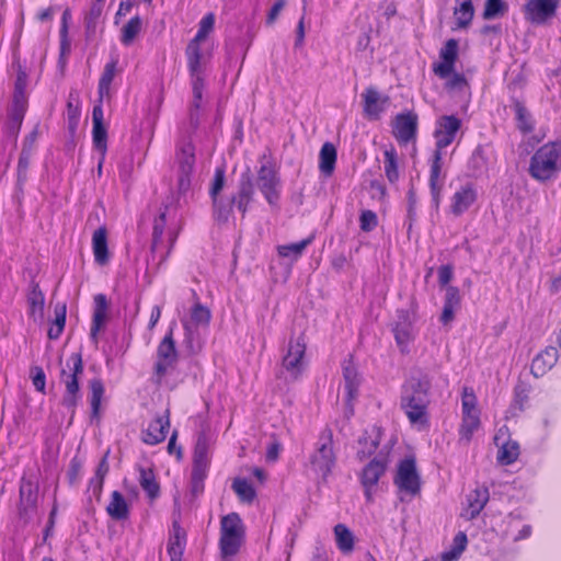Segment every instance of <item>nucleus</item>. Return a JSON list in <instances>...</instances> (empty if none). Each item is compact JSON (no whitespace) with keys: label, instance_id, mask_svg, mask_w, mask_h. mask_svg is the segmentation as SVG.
I'll use <instances>...</instances> for the list:
<instances>
[{"label":"nucleus","instance_id":"61","mask_svg":"<svg viewBox=\"0 0 561 561\" xmlns=\"http://www.w3.org/2000/svg\"><path fill=\"white\" fill-rule=\"evenodd\" d=\"M378 225L377 215L373 210H363L359 216V227L363 231H373Z\"/></svg>","mask_w":561,"mask_h":561},{"label":"nucleus","instance_id":"60","mask_svg":"<svg viewBox=\"0 0 561 561\" xmlns=\"http://www.w3.org/2000/svg\"><path fill=\"white\" fill-rule=\"evenodd\" d=\"M185 328L184 345L191 354H196L202 350V344L198 340L196 332H194L187 324Z\"/></svg>","mask_w":561,"mask_h":561},{"label":"nucleus","instance_id":"28","mask_svg":"<svg viewBox=\"0 0 561 561\" xmlns=\"http://www.w3.org/2000/svg\"><path fill=\"white\" fill-rule=\"evenodd\" d=\"M107 307V299L104 294H98L94 296V312L90 337L95 344H98V334L106 320Z\"/></svg>","mask_w":561,"mask_h":561},{"label":"nucleus","instance_id":"21","mask_svg":"<svg viewBox=\"0 0 561 561\" xmlns=\"http://www.w3.org/2000/svg\"><path fill=\"white\" fill-rule=\"evenodd\" d=\"M388 466V454L380 450L364 468L360 474L363 485H377Z\"/></svg>","mask_w":561,"mask_h":561},{"label":"nucleus","instance_id":"23","mask_svg":"<svg viewBox=\"0 0 561 561\" xmlns=\"http://www.w3.org/2000/svg\"><path fill=\"white\" fill-rule=\"evenodd\" d=\"M381 439V428L373 426L370 430H366L363 435L358 438V449L356 453L357 458L360 461L368 459L373 456Z\"/></svg>","mask_w":561,"mask_h":561},{"label":"nucleus","instance_id":"45","mask_svg":"<svg viewBox=\"0 0 561 561\" xmlns=\"http://www.w3.org/2000/svg\"><path fill=\"white\" fill-rule=\"evenodd\" d=\"M480 426V414H466L462 415L460 428H459V438L460 440L468 444L473 433L479 428Z\"/></svg>","mask_w":561,"mask_h":561},{"label":"nucleus","instance_id":"8","mask_svg":"<svg viewBox=\"0 0 561 561\" xmlns=\"http://www.w3.org/2000/svg\"><path fill=\"white\" fill-rule=\"evenodd\" d=\"M38 484L22 477L19 490L18 517L23 526L28 525L37 514Z\"/></svg>","mask_w":561,"mask_h":561},{"label":"nucleus","instance_id":"56","mask_svg":"<svg viewBox=\"0 0 561 561\" xmlns=\"http://www.w3.org/2000/svg\"><path fill=\"white\" fill-rule=\"evenodd\" d=\"M462 415L466 414H480L479 409L477 408V397L471 388H463L462 391Z\"/></svg>","mask_w":561,"mask_h":561},{"label":"nucleus","instance_id":"11","mask_svg":"<svg viewBox=\"0 0 561 561\" xmlns=\"http://www.w3.org/2000/svg\"><path fill=\"white\" fill-rule=\"evenodd\" d=\"M415 321V309H401L397 311V321L392 327L394 340L402 353L408 352L409 344L414 340L413 323Z\"/></svg>","mask_w":561,"mask_h":561},{"label":"nucleus","instance_id":"24","mask_svg":"<svg viewBox=\"0 0 561 561\" xmlns=\"http://www.w3.org/2000/svg\"><path fill=\"white\" fill-rule=\"evenodd\" d=\"M204 91V79L203 77L192 78V92L193 101L188 113V126L186 129H191L195 133L199 126V110L202 106Z\"/></svg>","mask_w":561,"mask_h":561},{"label":"nucleus","instance_id":"64","mask_svg":"<svg viewBox=\"0 0 561 561\" xmlns=\"http://www.w3.org/2000/svg\"><path fill=\"white\" fill-rule=\"evenodd\" d=\"M444 305L459 309L460 307V293L459 289L455 286H447L445 293Z\"/></svg>","mask_w":561,"mask_h":561},{"label":"nucleus","instance_id":"20","mask_svg":"<svg viewBox=\"0 0 561 561\" xmlns=\"http://www.w3.org/2000/svg\"><path fill=\"white\" fill-rule=\"evenodd\" d=\"M478 198V193L473 184L461 185L453 195L450 203V213L459 217L466 213Z\"/></svg>","mask_w":561,"mask_h":561},{"label":"nucleus","instance_id":"52","mask_svg":"<svg viewBox=\"0 0 561 561\" xmlns=\"http://www.w3.org/2000/svg\"><path fill=\"white\" fill-rule=\"evenodd\" d=\"M116 71V61L107 62L104 67L103 73L99 81V94H100V101L102 102V99L105 94H108L111 83L114 79Z\"/></svg>","mask_w":561,"mask_h":561},{"label":"nucleus","instance_id":"44","mask_svg":"<svg viewBox=\"0 0 561 561\" xmlns=\"http://www.w3.org/2000/svg\"><path fill=\"white\" fill-rule=\"evenodd\" d=\"M27 75L25 73V71L20 70L16 76L14 84V92L11 106L27 108V98L25 93Z\"/></svg>","mask_w":561,"mask_h":561},{"label":"nucleus","instance_id":"38","mask_svg":"<svg viewBox=\"0 0 561 561\" xmlns=\"http://www.w3.org/2000/svg\"><path fill=\"white\" fill-rule=\"evenodd\" d=\"M513 108L515 112V118L517 123V128L523 134H530L535 129L534 119L531 114L526 108L523 102L517 99L513 100Z\"/></svg>","mask_w":561,"mask_h":561},{"label":"nucleus","instance_id":"37","mask_svg":"<svg viewBox=\"0 0 561 561\" xmlns=\"http://www.w3.org/2000/svg\"><path fill=\"white\" fill-rule=\"evenodd\" d=\"M139 484L142 490L147 493V496L153 501L160 495V485L156 479L154 472L152 469H146L144 467H139Z\"/></svg>","mask_w":561,"mask_h":561},{"label":"nucleus","instance_id":"9","mask_svg":"<svg viewBox=\"0 0 561 561\" xmlns=\"http://www.w3.org/2000/svg\"><path fill=\"white\" fill-rule=\"evenodd\" d=\"M256 185L272 207L278 205L282 181L273 163L261 164L257 170Z\"/></svg>","mask_w":561,"mask_h":561},{"label":"nucleus","instance_id":"36","mask_svg":"<svg viewBox=\"0 0 561 561\" xmlns=\"http://www.w3.org/2000/svg\"><path fill=\"white\" fill-rule=\"evenodd\" d=\"M336 148L332 142H324L319 156V170L324 176H331L336 163Z\"/></svg>","mask_w":561,"mask_h":561},{"label":"nucleus","instance_id":"55","mask_svg":"<svg viewBox=\"0 0 561 561\" xmlns=\"http://www.w3.org/2000/svg\"><path fill=\"white\" fill-rule=\"evenodd\" d=\"M214 25H215V15H214V13L209 12L201 20V22L198 24V31H197L196 35L194 36V38L191 41L195 42V43H201L214 30Z\"/></svg>","mask_w":561,"mask_h":561},{"label":"nucleus","instance_id":"58","mask_svg":"<svg viewBox=\"0 0 561 561\" xmlns=\"http://www.w3.org/2000/svg\"><path fill=\"white\" fill-rule=\"evenodd\" d=\"M32 153L27 151H21L18 161V185L22 186L27 180V170L30 167Z\"/></svg>","mask_w":561,"mask_h":561},{"label":"nucleus","instance_id":"26","mask_svg":"<svg viewBox=\"0 0 561 561\" xmlns=\"http://www.w3.org/2000/svg\"><path fill=\"white\" fill-rule=\"evenodd\" d=\"M364 99V113L367 117L377 119L379 118L381 112L385 110V104L388 102L389 98H381L378 90L374 87H369L363 93Z\"/></svg>","mask_w":561,"mask_h":561},{"label":"nucleus","instance_id":"32","mask_svg":"<svg viewBox=\"0 0 561 561\" xmlns=\"http://www.w3.org/2000/svg\"><path fill=\"white\" fill-rule=\"evenodd\" d=\"M92 249L94 260L99 265H105L110 261L107 247V231L105 227L98 228L92 236Z\"/></svg>","mask_w":561,"mask_h":561},{"label":"nucleus","instance_id":"46","mask_svg":"<svg viewBox=\"0 0 561 561\" xmlns=\"http://www.w3.org/2000/svg\"><path fill=\"white\" fill-rule=\"evenodd\" d=\"M313 236H310L299 242L283 244L277 247V253L282 257L297 260L301 256L305 249L312 242Z\"/></svg>","mask_w":561,"mask_h":561},{"label":"nucleus","instance_id":"33","mask_svg":"<svg viewBox=\"0 0 561 561\" xmlns=\"http://www.w3.org/2000/svg\"><path fill=\"white\" fill-rule=\"evenodd\" d=\"M468 175L474 179L481 178L488 172V158L484 149L479 145L471 153L467 162Z\"/></svg>","mask_w":561,"mask_h":561},{"label":"nucleus","instance_id":"54","mask_svg":"<svg viewBox=\"0 0 561 561\" xmlns=\"http://www.w3.org/2000/svg\"><path fill=\"white\" fill-rule=\"evenodd\" d=\"M519 447L517 443H506L499 450L497 460L503 465H511L517 460Z\"/></svg>","mask_w":561,"mask_h":561},{"label":"nucleus","instance_id":"15","mask_svg":"<svg viewBox=\"0 0 561 561\" xmlns=\"http://www.w3.org/2000/svg\"><path fill=\"white\" fill-rule=\"evenodd\" d=\"M560 0H528L524 5L525 19L534 24H543L553 18Z\"/></svg>","mask_w":561,"mask_h":561},{"label":"nucleus","instance_id":"59","mask_svg":"<svg viewBox=\"0 0 561 561\" xmlns=\"http://www.w3.org/2000/svg\"><path fill=\"white\" fill-rule=\"evenodd\" d=\"M530 386L519 381L514 389V402L518 405L519 410L525 408L528 402Z\"/></svg>","mask_w":561,"mask_h":561},{"label":"nucleus","instance_id":"39","mask_svg":"<svg viewBox=\"0 0 561 561\" xmlns=\"http://www.w3.org/2000/svg\"><path fill=\"white\" fill-rule=\"evenodd\" d=\"M457 5L454 10L457 27L467 28L474 16L472 0H456Z\"/></svg>","mask_w":561,"mask_h":561},{"label":"nucleus","instance_id":"41","mask_svg":"<svg viewBox=\"0 0 561 561\" xmlns=\"http://www.w3.org/2000/svg\"><path fill=\"white\" fill-rule=\"evenodd\" d=\"M26 113V108L11 106L9 112V118L5 123V134L14 139L18 138L20 133L24 116Z\"/></svg>","mask_w":561,"mask_h":561},{"label":"nucleus","instance_id":"10","mask_svg":"<svg viewBox=\"0 0 561 561\" xmlns=\"http://www.w3.org/2000/svg\"><path fill=\"white\" fill-rule=\"evenodd\" d=\"M393 483L398 486L400 492L411 497L420 494L421 478L414 458H405L399 462Z\"/></svg>","mask_w":561,"mask_h":561},{"label":"nucleus","instance_id":"47","mask_svg":"<svg viewBox=\"0 0 561 561\" xmlns=\"http://www.w3.org/2000/svg\"><path fill=\"white\" fill-rule=\"evenodd\" d=\"M239 500L243 503H252L256 497V492L247 479L236 478L231 485Z\"/></svg>","mask_w":561,"mask_h":561},{"label":"nucleus","instance_id":"25","mask_svg":"<svg viewBox=\"0 0 561 561\" xmlns=\"http://www.w3.org/2000/svg\"><path fill=\"white\" fill-rule=\"evenodd\" d=\"M343 378L345 381L346 404L350 409V413L353 414L352 402L358 396L360 377L358 375L356 367L353 365L352 359L345 362L343 365Z\"/></svg>","mask_w":561,"mask_h":561},{"label":"nucleus","instance_id":"31","mask_svg":"<svg viewBox=\"0 0 561 561\" xmlns=\"http://www.w3.org/2000/svg\"><path fill=\"white\" fill-rule=\"evenodd\" d=\"M28 313L35 322L44 320L45 296L35 282L31 283V290L27 294Z\"/></svg>","mask_w":561,"mask_h":561},{"label":"nucleus","instance_id":"22","mask_svg":"<svg viewBox=\"0 0 561 561\" xmlns=\"http://www.w3.org/2000/svg\"><path fill=\"white\" fill-rule=\"evenodd\" d=\"M170 428L169 410L154 417L142 433V440L148 445H157L167 438Z\"/></svg>","mask_w":561,"mask_h":561},{"label":"nucleus","instance_id":"13","mask_svg":"<svg viewBox=\"0 0 561 561\" xmlns=\"http://www.w3.org/2000/svg\"><path fill=\"white\" fill-rule=\"evenodd\" d=\"M461 127V121L455 115H444L439 117L436 122V127L434 130L435 138V150L439 151L449 145L456 139L457 133Z\"/></svg>","mask_w":561,"mask_h":561},{"label":"nucleus","instance_id":"19","mask_svg":"<svg viewBox=\"0 0 561 561\" xmlns=\"http://www.w3.org/2000/svg\"><path fill=\"white\" fill-rule=\"evenodd\" d=\"M254 196L253 175L248 168L240 175L238 193L231 197V204L236 205L239 211L244 216L249 205Z\"/></svg>","mask_w":561,"mask_h":561},{"label":"nucleus","instance_id":"63","mask_svg":"<svg viewBox=\"0 0 561 561\" xmlns=\"http://www.w3.org/2000/svg\"><path fill=\"white\" fill-rule=\"evenodd\" d=\"M214 203V217L219 222H227L232 211V204H222L218 198L213 199Z\"/></svg>","mask_w":561,"mask_h":561},{"label":"nucleus","instance_id":"57","mask_svg":"<svg viewBox=\"0 0 561 561\" xmlns=\"http://www.w3.org/2000/svg\"><path fill=\"white\" fill-rule=\"evenodd\" d=\"M208 470L192 468L191 474V492L193 496H198L204 492V481Z\"/></svg>","mask_w":561,"mask_h":561},{"label":"nucleus","instance_id":"7","mask_svg":"<svg viewBox=\"0 0 561 561\" xmlns=\"http://www.w3.org/2000/svg\"><path fill=\"white\" fill-rule=\"evenodd\" d=\"M306 341L304 334L298 337H291L285 355L282 357L280 375L286 374L285 378L296 381L305 369Z\"/></svg>","mask_w":561,"mask_h":561},{"label":"nucleus","instance_id":"53","mask_svg":"<svg viewBox=\"0 0 561 561\" xmlns=\"http://www.w3.org/2000/svg\"><path fill=\"white\" fill-rule=\"evenodd\" d=\"M507 11V4L503 0H485L482 18L492 20L502 16Z\"/></svg>","mask_w":561,"mask_h":561},{"label":"nucleus","instance_id":"40","mask_svg":"<svg viewBox=\"0 0 561 561\" xmlns=\"http://www.w3.org/2000/svg\"><path fill=\"white\" fill-rule=\"evenodd\" d=\"M201 43H195L190 41L186 46L185 55L187 58V67L191 75V78L202 77L201 73V60H202V51L199 47Z\"/></svg>","mask_w":561,"mask_h":561},{"label":"nucleus","instance_id":"51","mask_svg":"<svg viewBox=\"0 0 561 561\" xmlns=\"http://www.w3.org/2000/svg\"><path fill=\"white\" fill-rule=\"evenodd\" d=\"M385 156V174L389 182L394 183L399 179L398 154L394 148L387 149Z\"/></svg>","mask_w":561,"mask_h":561},{"label":"nucleus","instance_id":"43","mask_svg":"<svg viewBox=\"0 0 561 561\" xmlns=\"http://www.w3.org/2000/svg\"><path fill=\"white\" fill-rule=\"evenodd\" d=\"M334 535L337 548L343 553H350L354 549V535L344 524H337L334 527Z\"/></svg>","mask_w":561,"mask_h":561},{"label":"nucleus","instance_id":"27","mask_svg":"<svg viewBox=\"0 0 561 561\" xmlns=\"http://www.w3.org/2000/svg\"><path fill=\"white\" fill-rule=\"evenodd\" d=\"M558 350L553 346L546 347L540 352L531 363L530 371L536 377H542L548 370H550L558 360Z\"/></svg>","mask_w":561,"mask_h":561},{"label":"nucleus","instance_id":"62","mask_svg":"<svg viewBox=\"0 0 561 561\" xmlns=\"http://www.w3.org/2000/svg\"><path fill=\"white\" fill-rule=\"evenodd\" d=\"M191 318L196 324L207 325L210 321V311L207 307L195 304L192 309Z\"/></svg>","mask_w":561,"mask_h":561},{"label":"nucleus","instance_id":"29","mask_svg":"<svg viewBox=\"0 0 561 561\" xmlns=\"http://www.w3.org/2000/svg\"><path fill=\"white\" fill-rule=\"evenodd\" d=\"M172 527L173 531L168 542V554L171 561H182L186 545V533L178 522H174Z\"/></svg>","mask_w":561,"mask_h":561},{"label":"nucleus","instance_id":"34","mask_svg":"<svg viewBox=\"0 0 561 561\" xmlns=\"http://www.w3.org/2000/svg\"><path fill=\"white\" fill-rule=\"evenodd\" d=\"M210 465L209 442L207 436L202 433L196 439L193 453V468L208 470Z\"/></svg>","mask_w":561,"mask_h":561},{"label":"nucleus","instance_id":"4","mask_svg":"<svg viewBox=\"0 0 561 561\" xmlns=\"http://www.w3.org/2000/svg\"><path fill=\"white\" fill-rule=\"evenodd\" d=\"M83 374V362L81 352L72 353L60 370V381L65 385V393L61 404L75 414V410L81 400L79 376Z\"/></svg>","mask_w":561,"mask_h":561},{"label":"nucleus","instance_id":"14","mask_svg":"<svg viewBox=\"0 0 561 561\" xmlns=\"http://www.w3.org/2000/svg\"><path fill=\"white\" fill-rule=\"evenodd\" d=\"M157 356L158 360L154 365V371L160 380L167 374V370L178 360V351L173 340L172 330H170L159 343Z\"/></svg>","mask_w":561,"mask_h":561},{"label":"nucleus","instance_id":"16","mask_svg":"<svg viewBox=\"0 0 561 561\" xmlns=\"http://www.w3.org/2000/svg\"><path fill=\"white\" fill-rule=\"evenodd\" d=\"M445 175H443V152L434 151L431 158L428 185L432 205L437 210L442 201Z\"/></svg>","mask_w":561,"mask_h":561},{"label":"nucleus","instance_id":"17","mask_svg":"<svg viewBox=\"0 0 561 561\" xmlns=\"http://www.w3.org/2000/svg\"><path fill=\"white\" fill-rule=\"evenodd\" d=\"M439 62L433 65V72L440 79H448L455 70L458 58V42L455 38L448 39L439 50Z\"/></svg>","mask_w":561,"mask_h":561},{"label":"nucleus","instance_id":"35","mask_svg":"<svg viewBox=\"0 0 561 561\" xmlns=\"http://www.w3.org/2000/svg\"><path fill=\"white\" fill-rule=\"evenodd\" d=\"M106 513L114 520H125L129 517V506L119 491H113Z\"/></svg>","mask_w":561,"mask_h":561},{"label":"nucleus","instance_id":"3","mask_svg":"<svg viewBox=\"0 0 561 561\" xmlns=\"http://www.w3.org/2000/svg\"><path fill=\"white\" fill-rule=\"evenodd\" d=\"M528 171L531 178L540 182L556 178L561 171V141L541 146L533 154Z\"/></svg>","mask_w":561,"mask_h":561},{"label":"nucleus","instance_id":"2","mask_svg":"<svg viewBox=\"0 0 561 561\" xmlns=\"http://www.w3.org/2000/svg\"><path fill=\"white\" fill-rule=\"evenodd\" d=\"M193 134L191 129H186L175 147L176 187L179 195L186 194L191 188L196 161L195 146L192 140Z\"/></svg>","mask_w":561,"mask_h":561},{"label":"nucleus","instance_id":"5","mask_svg":"<svg viewBox=\"0 0 561 561\" xmlns=\"http://www.w3.org/2000/svg\"><path fill=\"white\" fill-rule=\"evenodd\" d=\"M311 470L327 480L336 465V453L334 450L333 432L324 427L316 443V448L309 457Z\"/></svg>","mask_w":561,"mask_h":561},{"label":"nucleus","instance_id":"12","mask_svg":"<svg viewBox=\"0 0 561 561\" xmlns=\"http://www.w3.org/2000/svg\"><path fill=\"white\" fill-rule=\"evenodd\" d=\"M419 117L413 111L399 113L392 121V135L400 145L415 141L417 135Z\"/></svg>","mask_w":561,"mask_h":561},{"label":"nucleus","instance_id":"1","mask_svg":"<svg viewBox=\"0 0 561 561\" xmlns=\"http://www.w3.org/2000/svg\"><path fill=\"white\" fill-rule=\"evenodd\" d=\"M431 387L432 378L428 374L422 371L411 376L402 386L400 407L410 424L419 430L428 426L427 408Z\"/></svg>","mask_w":561,"mask_h":561},{"label":"nucleus","instance_id":"48","mask_svg":"<svg viewBox=\"0 0 561 561\" xmlns=\"http://www.w3.org/2000/svg\"><path fill=\"white\" fill-rule=\"evenodd\" d=\"M90 391H91V414L92 417H98L101 407V401L104 396V385L100 378L91 379L89 382Z\"/></svg>","mask_w":561,"mask_h":561},{"label":"nucleus","instance_id":"50","mask_svg":"<svg viewBox=\"0 0 561 561\" xmlns=\"http://www.w3.org/2000/svg\"><path fill=\"white\" fill-rule=\"evenodd\" d=\"M141 26L142 21L140 16L136 15L131 18L122 28L121 42L126 46L130 45L140 33Z\"/></svg>","mask_w":561,"mask_h":561},{"label":"nucleus","instance_id":"49","mask_svg":"<svg viewBox=\"0 0 561 561\" xmlns=\"http://www.w3.org/2000/svg\"><path fill=\"white\" fill-rule=\"evenodd\" d=\"M167 209L168 206L164 207V210L161 211L153 221L151 242V252L153 253H157L159 251L160 244L162 243L163 232L167 224Z\"/></svg>","mask_w":561,"mask_h":561},{"label":"nucleus","instance_id":"30","mask_svg":"<svg viewBox=\"0 0 561 561\" xmlns=\"http://www.w3.org/2000/svg\"><path fill=\"white\" fill-rule=\"evenodd\" d=\"M489 501L488 488H477L467 495V508L465 516L468 519L476 518Z\"/></svg>","mask_w":561,"mask_h":561},{"label":"nucleus","instance_id":"42","mask_svg":"<svg viewBox=\"0 0 561 561\" xmlns=\"http://www.w3.org/2000/svg\"><path fill=\"white\" fill-rule=\"evenodd\" d=\"M467 543V535L463 531L457 533L453 539V545L450 548L442 553V561L458 560L462 552L466 550Z\"/></svg>","mask_w":561,"mask_h":561},{"label":"nucleus","instance_id":"6","mask_svg":"<svg viewBox=\"0 0 561 561\" xmlns=\"http://www.w3.org/2000/svg\"><path fill=\"white\" fill-rule=\"evenodd\" d=\"M244 533V525L238 513H230L221 518L219 548L224 561H230L239 552Z\"/></svg>","mask_w":561,"mask_h":561},{"label":"nucleus","instance_id":"18","mask_svg":"<svg viewBox=\"0 0 561 561\" xmlns=\"http://www.w3.org/2000/svg\"><path fill=\"white\" fill-rule=\"evenodd\" d=\"M103 107L101 101L93 106L92 111V138L94 148L101 153L102 159L99 162V171L102 169V162L107 150V130L103 122Z\"/></svg>","mask_w":561,"mask_h":561}]
</instances>
